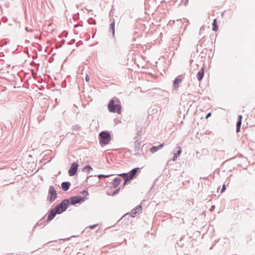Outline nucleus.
<instances>
[{"label":"nucleus","instance_id":"obj_1","mask_svg":"<svg viewBox=\"0 0 255 255\" xmlns=\"http://www.w3.org/2000/svg\"><path fill=\"white\" fill-rule=\"evenodd\" d=\"M122 108L121 101L118 98H116L115 100L111 99L108 105V109L111 113L121 114Z\"/></svg>","mask_w":255,"mask_h":255},{"label":"nucleus","instance_id":"obj_2","mask_svg":"<svg viewBox=\"0 0 255 255\" xmlns=\"http://www.w3.org/2000/svg\"><path fill=\"white\" fill-rule=\"evenodd\" d=\"M99 142L101 146L109 144L112 139L111 135L108 130H103L99 134Z\"/></svg>","mask_w":255,"mask_h":255},{"label":"nucleus","instance_id":"obj_3","mask_svg":"<svg viewBox=\"0 0 255 255\" xmlns=\"http://www.w3.org/2000/svg\"><path fill=\"white\" fill-rule=\"evenodd\" d=\"M69 206L68 200L64 199L59 204L56 205L53 209L57 213L60 214L65 211Z\"/></svg>","mask_w":255,"mask_h":255},{"label":"nucleus","instance_id":"obj_4","mask_svg":"<svg viewBox=\"0 0 255 255\" xmlns=\"http://www.w3.org/2000/svg\"><path fill=\"white\" fill-rule=\"evenodd\" d=\"M57 198V193L53 185L49 186L48 195L47 197V201L50 203H53Z\"/></svg>","mask_w":255,"mask_h":255},{"label":"nucleus","instance_id":"obj_5","mask_svg":"<svg viewBox=\"0 0 255 255\" xmlns=\"http://www.w3.org/2000/svg\"><path fill=\"white\" fill-rule=\"evenodd\" d=\"M140 172L139 168H134L131 170L128 173H123L119 174L120 176H127L130 179L132 180L134 178L136 177L137 173Z\"/></svg>","mask_w":255,"mask_h":255},{"label":"nucleus","instance_id":"obj_6","mask_svg":"<svg viewBox=\"0 0 255 255\" xmlns=\"http://www.w3.org/2000/svg\"><path fill=\"white\" fill-rule=\"evenodd\" d=\"M78 166L79 164L76 162H74L72 163L70 169L68 170V174L70 176H74L76 174Z\"/></svg>","mask_w":255,"mask_h":255},{"label":"nucleus","instance_id":"obj_7","mask_svg":"<svg viewBox=\"0 0 255 255\" xmlns=\"http://www.w3.org/2000/svg\"><path fill=\"white\" fill-rule=\"evenodd\" d=\"M183 77L182 75H179L177 76L173 81V88L175 90H177L179 88V84L182 82Z\"/></svg>","mask_w":255,"mask_h":255},{"label":"nucleus","instance_id":"obj_8","mask_svg":"<svg viewBox=\"0 0 255 255\" xmlns=\"http://www.w3.org/2000/svg\"><path fill=\"white\" fill-rule=\"evenodd\" d=\"M56 214H58L53 209H51L49 213H47L48 217L46 222H49L52 220Z\"/></svg>","mask_w":255,"mask_h":255},{"label":"nucleus","instance_id":"obj_9","mask_svg":"<svg viewBox=\"0 0 255 255\" xmlns=\"http://www.w3.org/2000/svg\"><path fill=\"white\" fill-rule=\"evenodd\" d=\"M141 145V141L139 139L135 140L134 142V151H135L136 155H140L139 153L140 147Z\"/></svg>","mask_w":255,"mask_h":255},{"label":"nucleus","instance_id":"obj_10","mask_svg":"<svg viewBox=\"0 0 255 255\" xmlns=\"http://www.w3.org/2000/svg\"><path fill=\"white\" fill-rule=\"evenodd\" d=\"M204 76V67H202L198 72L196 77L199 81H201Z\"/></svg>","mask_w":255,"mask_h":255},{"label":"nucleus","instance_id":"obj_11","mask_svg":"<svg viewBox=\"0 0 255 255\" xmlns=\"http://www.w3.org/2000/svg\"><path fill=\"white\" fill-rule=\"evenodd\" d=\"M65 200H68L69 205L70 204L71 205H74L76 204L79 203L78 200L77 199V196L72 197L69 199H65Z\"/></svg>","mask_w":255,"mask_h":255},{"label":"nucleus","instance_id":"obj_12","mask_svg":"<svg viewBox=\"0 0 255 255\" xmlns=\"http://www.w3.org/2000/svg\"><path fill=\"white\" fill-rule=\"evenodd\" d=\"M71 184L69 181H64L61 183V188L64 191H67L70 187Z\"/></svg>","mask_w":255,"mask_h":255},{"label":"nucleus","instance_id":"obj_13","mask_svg":"<svg viewBox=\"0 0 255 255\" xmlns=\"http://www.w3.org/2000/svg\"><path fill=\"white\" fill-rule=\"evenodd\" d=\"M163 145H164V143H161L156 146H152V147H151L150 148L149 151L151 153H153L156 152L157 151H158V150L161 149L163 147Z\"/></svg>","mask_w":255,"mask_h":255},{"label":"nucleus","instance_id":"obj_14","mask_svg":"<svg viewBox=\"0 0 255 255\" xmlns=\"http://www.w3.org/2000/svg\"><path fill=\"white\" fill-rule=\"evenodd\" d=\"M141 210V206L140 205L137 206L134 209L132 210L130 213V216L132 217H134L135 215Z\"/></svg>","mask_w":255,"mask_h":255},{"label":"nucleus","instance_id":"obj_15","mask_svg":"<svg viewBox=\"0 0 255 255\" xmlns=\"http://www.w3.org/2000/svg\"><path fill=\"white\" fill-rule=\"evenodd\" d=\"M176 152L174 153L173 157L172 158L173 161L176 160L177 157L180 155L182 152L181 148L179 146L176 147Z\"/></svg>","mask_w":255,"mask_h":255},{"label":"nucleus","instance_id":"obj_16","mask_svg":"<svg viewBox=\"0 0 255 255\" xmlns=\"http://www.w3.org/2000/svg\"><path fill=\"white\" fill-rule=\"evenodd\" d=\"M121 179L120 177H116L113 181V186L114 188H117L118 185L120 184Z\"/></svg>","mask_w":255,"mask_h":255},{"label":"nucleus","instance_id":"obj_17","mask_svg":"<svg viewBox=\"0 0 255 255\" xmlns=\"http://www.w3.org/2000/svg\"><path fill=\"white\" fill-rule=\"evenodd\" d=\"M109 30L110 31H112L113 36L114 37L115 36V21H113L110 25V28Z\"/></svg>","mask_w":255,"mask_h":255},{"label":"nucleus","instance_id":"obj_18","mask_svg":"<svg viewBox=\"0 0 255 255\" xmlns=\"http://www.w3.org/2000/svg\"><path fill=\"white\" fill-rule=\"evenodd\" d=\"M93 170V168L90 165H87L84 167V168L82 169L83 172H87L88 173L90 172V171Z\"/></svg>","mask_w":255,"mask_h":255},{"label":"nucleus","instance_id":"obj_19","mask_svg":"<svg viewBox=\"0 0 255 255\" xmlns=\"http://www.w3.org/2000/svg\"><path fill=\"white\" fill-rule=\"evenodd\" d=\"M44 217L45 216H44L41 220L37 222V223L34 226L33 230L37 226H42L44 224L45 222Z\"/></svg>","mask_w":255,"mask_h":255},{"label":"nucleus","instance_id":"obj_20","mask_svg":"<svg viewBox=\"0 0 255 255\" xmlns=\"http://www.w3.org/2000/svg\"><path fill=\"white\" fill-rule=\"evenodd\" d=\"M213 26H212V30L214 31H217L218 29V26L217 23L216 19H214L213 20V22L212 23Z\"/></svg>","mask_w":255,"mask_h":255},{"label":"nucleus","instance_id":"obj_21","mask_svg":"<svg viewBox=\"0 0 255 255\" xmlns=\"http://www.w3.org/2000/svg\"><path fill=\"white\" fill-rule=\"evenodd\" d=\"M242 125V121H238L236 124V131L239 132L240 131L241 127Z\"/></svg>","mask_w":255,"mask_h":255},{"label":"nucleus","instance_id":"obj_22","mask_svg":"<svg viewBox=\"0 0 255 255\" xmlns=\"http://www.w3.org/2000/svg\"><path fill=\"white\" fill-rule=\"evenodd\" d=\"M88 22L90 24H95V25L96 23V20L93 19V18H90L88 20Z\"/></svg>","mask_w":255,"mask_h":255},{"label":"nucleus","instance_id":"obj_23","mask_svg":"<svg viewBox=\"0 0 255 255\" xmlns=\"http://www.w3.org/2000/svg\"><path fill=\"white\" fill-rule=\"evenodd\" d=\"M77 196V199L78 200L79 203L85 201V198L84 197H82V196Z\"/></svg>","mask_w":255,"mask_h":255},{"label":"nucleus","instance_id":"obj_24","mask_svg":"<svg viewBox=\"0 0 255 255\" xmlns=\"http://www.w3.org/2000/svg\"><path fill=\"white\" fill-rule=\"evenodd\" d=\"M81 129V127L79 125H74L73 127V130L76 131H79Z\"/></svg>","mask_w":255,"mask_h":255},{"label":"nucleus","instance_id":"obj_25","mask_svg":"<svg viewBox=\"0 0 255 255\" xmlns=\"http://www.w3.org/2000/svg\"><path fill=\"white\" fill-rule=\"evenodd\" d=\"M124 179V186H125L127 184V182L129 180H130L129 178L127 177V176H122Z\"/></svg>","mask_w":255,"mask_h":255},{"label":"nucleus","instance_id":"obj_26","mask_svg":"<svg viewBox=\"0 0 255 255\" xmlns=\"http://www.w3.org/2000/svg\"><path fill=\"white\" fill-rule=\"evenodd\" d=\"M110 176H111L110 175L99 174L98 175V177H99V179H101L102 177L108 178V177H110Z\"/></svg>","mask_w":255,"mask_h":255},{"label":"nucleus","instance_id":"obj_27","mask_svg":"<svg viewBox=\"0 0 255 255\" xmlns=\"http://www.w3.org/2000/svg\"><path fill=\"white\" fill-rule=\"evenodd\" d=\"M120 187L118 188L117 189H116V190H115L113 193L111 194L112 196H114L116 194H117V193H119V192L120 191Z\"/></svg>","mask_w":255,"mask_h":255},{"label":"nucleus","instance_id":"obj_28","mask_svg":"<svg viewBox=\"0 0 255 255\" xmlns=\"http://www.w3.org/2000/svg\"><path fill=\"white\" fill-rule=\"evenodd\" d=\"M81 193L83 195H84L85 196H87L89 195V193H88V191L86 190H83L82 192H81Z\"/></svg>","mask_w":255,"mask_h":255},{"label":"nucleus","instance_id":"obj_29","mask_svg":"<svg viewBox=\"0 0 255 255\" xmlns=\"http://www.w3.org/2000/svg\"><path fill=\"white\" fill-rule=\"evenodd\" d=\"M65 40L64 39H62L61 40V43L59 45H58V46L57 45L56 48H58L59 47H61L62 46V45L65 43Z\"/></svg>","mask_w":255,"mask_h":255},{"label":"nucleus","instance_id":"obj_30","mask_svg":"<svg viewBox=\"0 0 255 255\" xmlns=\"http://www.w3.org/2000/svg\"><path fill=\"white\" fill-rule=\"evenodd\" d=\"M181 241H182V239H181L179 240V242H177V245H178V246L179 247H182L183 246V245H184V244H182V243H180V242H181Z\"/></svg>","mask_w":255,"mask_h":255},{"label":"nucleus","instance_id":"obj_31","mask_svg":"<svg viewBox=\"0 0 255 255\" xmlns=\"http://www.w3.org/2000/svg\"><path fill=\"white\" fill-rule=\"evenodd\" d=\"M226 189V185L225 184H224L222 186V189H221V193L224 192L225 191Z\"/></svg>","mask_w":255,"mask_h":255},{"label":"nucleus","instance_id":"obj_32","mask_svg":"<svg viewBox=\"0 0 255 255\" xmlns=\"http://www.w3.org/2000/svg\"><path fill=\"white\" fill-rule=\"evenodd\" d=\"M205 29V26L204 25H202L201 27H200V33L204 30Z\"/></svg>","mask_w":255,"mask_h":255},{"label":"nucleus","instance_id":"obj_33","mask_svg":"<svg viewBox=\"0 0 255 255\" xmlns=\"http://www.w3.org/2000/svg\"><path fill=\"white\" fill-rule=\"evenodd\" d=\"M243 116L242 115H239L238 117V121H242Z\"/></svg>","mask_w":255,"mask_h":255},{"label":"nucleus","instance_id":"obj_34","mask_svg":"<svg viewBox=\"0 0 255 255\" xmlns=\"http://www.w3.org/2000/svg\"><path fill=\"white\" fill-rule=\"evenodd\" d=\"M94 176L93 175H90V176H87V178L85 180V182H88V180L91 178H93Z\"/></svg>","mask_w":255,"mask_h":255},{"label":"nucleus","instance_id":"obj_35","mask_svg":"<svg viewBox=\"0 0 255 255\" xmlns=\"http://www.w3.org/2000/svg\"><path fill=\"white\" fill-rule=\"evenodd\" d=\"M25 29L26 31H27L28 32L33 31V29H29V28L27 27H25Z\"/></svg>","mask_w":255,"mask_h":255},{"label":"nucleus","instance_id":"obj_36","mask_svg":"<svg viewBox=\"0 0 255 255\" xmlns=\"http://www.w3.org/2000/svg\"><path fill=\"white\" fill-rule=\"evenodd\" d=\"M97 226H98L97 224H95V225L90 226L89 227L91 229H94Z\"/></svg>","mask_w":255,"mask_h":255},{"label":"nucleus","instance_id":"obj_37","mask_svg":"<svg viewBox=\"0 0 255 255\" xmlns=\"http://www.w3.org/2000/svg\"><path fill=\"white\" fill-rule=\"evenodd\" d=\"M85 80L86 82H89L90 80L89 76L88 75H87L85 77Z\"/></svg>","mask_w":255,"mask_h":255},{"label":"nucleus","instance_id":"obj_38","mask_svg":"<svg viewBox=\"0 0 255 255\" xmlns=\"http://www.w3.org/2000/svg\"><path fill=\"white\" fill-rule=\"evenodd\" d=\"M182 2H184L185 5H187L188 2V0H182Z\"/></svg>","mask_w":255,"mask_h":255},{"label":"nucleus","instance_id":"obj_39","mask_svg":"<svg viewBox=\"0 0 255 255\" xmlns=\"http://www.w3.org/2000/svg\"><path fill=\"white\" fill-rule=\"evenodd\" d=\"M75 42V39H72L70 42L68 43V44H71L74 43Z\"/></svg>","mask_w":255,"mask_h":255},{"label":"nucleus","instance_id":"obj_40","mask_svg":"<svg viewBox=\"0 0 255 255\" xmlns=\"http://www.w3.org/2000/svg\"><path fill=\"white\" fill-rule=\"evenodd\" d=\"M75 42V39H72L70 42L68 43V44H71L74 43Z\"/></svg>","mask_w":255,"mask_h":255},{"label":"nucleus","instance_id":"obj_41","mask_svg":"<svg viewBox=\"0 0 255 255\" xmlns=\"http://www.w3.org/2000/svg\"><path fill=\"white\" fill-rule=\"evenodd\" d=\"M211 115V113H209L207 114L206 116V119H207L209 117H210Z\"/></svg>","mask_w":255,"mask_h":255},{"label":"nucleus","instance_id":"obj_42","mask_svg":"<svg viewBox=\"0 0 255 255\" xmlns=\"http://www.w3.org/2000/svg\"><path fill=\"white\" fill-rule=\"evenodd\" d=\"M215 207V206H214V205H212V206H211V208L210 209V211H212L213 210H214V209Z\"/></svg>","mask_w":255,"mask_h":255},{"label":"nucleus","instance_id":"obj_43","mask_svg":"<svg viewBox=\"0 0 255 255\" xmlns=\"http://www.w3.org/2000/svg\"><path fill=\"white\" fill-rule=\"evenodd\" d=\"M78 25H75L74 27H77Z\"/></svg>","mask_w":255,"mask_h":255},{"label":"nucleus","instance_id":"obj_44","mask_svg":"<svg viewBox=\"0 0 255 255\" xmlns=\"http://www.w3.org/2000/svg\"><path fill=\"white\" fill-rule=\"evenodd\" d=\"M64 82V84H65V86H66V83L65 82Z\"/></svg>","mask_w":255,"mask_h":255},{"label":"nucleus","instance_id":"obj_45","mask_svg":"<svg viewBox=\"0 0 255 255\" xmlns=\"http://www.w3.org/2000/svg\"><path fill=\"white\" fill-rule=\"evenodd\" d=\"M0 62H2V60H0Z\"/></svg>","mask_w":255,"mask_h":255},{"label":"nucleus","instance_id":"obj_46","mask_svg":"<svg viewBox=\"0 0 255 255\" xmlns=\"http://www.w3.org/2000/svg\"><path fill=\"white\" fill-rule=\"evenodd\" d=\"M55 101H56V102H57V99H55Z\"/></svg>","mask_w":255,"mask_h":255}]
</instances>
